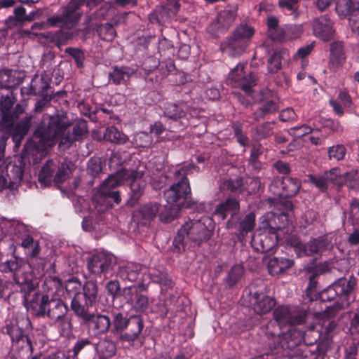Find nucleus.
Segmentation results:
<instances>
[{
	"label": "nucleus",
	"instance_id": "obj_49",
	"mask_svg": "<svg viewBox=\"0 0 359 359\" xmlns=\"http://www.w3.org/2000/svg\"><path fill=\"white\" fill-rule=\"evenodd\" d=\"M104 137L107 141L118 144L124 143L126 140L124 134L115 127L108 128L104 133Z\"/></svg>",
	"mask_w": 359,
	"mask_h": 359
},
{
	"label": "nucleus",
	"instance_id": "obj_14",
	"mask_svg": "<svg viewBox=\"0 0 359 359\" xmlns=\"http://www.w3.org/2000/svg\"><path fill=\"white\" fill-rule=\"evenodd\" d=\"M29 325L28 318L23 316H12L6 320L3 332L8 334L13 341L27 337L25 334V330Z\"/></svg>",
	"mask_w": 359,
	"mask_h": 359
},
{
	"label": "nucleus",
	"instance_id": "obj_1",
	"mask_svg": "<svg viewBox=\"0 0 359 359\" xmlns=\"http://www.w3.org/2000/svg\"><path fill=\"white\" fill-rule=\"evenodd\" d=\"M69 126L57 115L43 116V122L34 131L32 141L39 150L54 146L59 140L60 148L69 149L74 142L82 138L88 131L87 122L83 120L74 126L72 133L67 132Z\"/></svg>",
	"mask_w": 359,
	"mask_h": 359
},
{
	"label": "nucleus",
	"instance_id": "obj_23",
	"mask_svg": "<svg viewBox=\"0 0 359 359\" xmlns=\"http://www.w3.org/2000/svg\"><path fill=\"white\" fill-rule=\"evenodd\" d=\"M249 42L231 35L222 44L221 49L231 56H238L244 53Z\"/></svg>",
	"mask_w": 359,
	"mask_h": 359
},
{
	"label": "nucleus",
	"instance_id": "obj_20",
	"mask_svg": "<svg viewBox=\"0 0 359 359\" xmlns=\"http://www.w3.org/2000/svg\"><path fill=\"white\" fill-rule=\"evenodd\" d=\"M29 95L34 96H46L52 95L53 92L50 90V82L46 78L35 76L31 81L28 88L24 87L22 91Z\"/></svg>",
	"mask_w": 359,
	"mask_h": 359
},
{
	"label": "nucleus",
	"instance_id": "obj_60",
	"mask_svg": "<svg viewBox=\"0 0 359 359\" xmlns=\"http://www.w3.org/2000/svg\"><path fill=\"white\" fill-rule=\"evenodd\" d=\"M309 179V181L321 191H325L327 190L329 184L327 181V180H328L327 175H310Z\"/></svg>",
	"mask_w": 359,
	"mask_h": 359
},
{
	"label": "nucleus",
	"instance_id": "obj_50",
	"mask_svg": "<svg viewBox=\"0 0 359 359\" xmlns=\"http://www.w3.org/2000/svg\"><path fill=\"white\" fill-rule=\"evenodd\" d=\"M81 287L83 288L81 283L76 278H70L65 283V290L69 297H72V298L82 294Z\"/></svg>",
	"mask_w": 359,
	"mask_h": 359
},
{
	"label": "nucleus",
	"instance_id": "obj_62",
	"mask_svg": "<svg viewBox=\"0 0 359 359\" xmlns=\"http://www.w3.org/2000/svg\"><path fill=\"white\" fill-rule=\"evenodd\" d=\"M287 55L285 50L275 53L272 57H271V72L278 71L281 68L282 60H285Z\"/></svg>",
	"mask_w": 359,
	"mask_h": 359
},
{
	"label": "nucleus",
	"instance_id": "obj_42",
	"mask_svg": "<svg viewBox=\"0 0 359 359\" xmlns=\"http://www.w3.org/2000/svg\"><path fill=\"white\" fill-rule=\"evenodd\" d=\"M255 221V215L253 212L248 213L241 219L238 226V230L243 238L254 229Z\"/></svg>",
	"mask_w": 359,
	"mask_h": 359
},
{
	"label": "nucleus",
	"instance_id": "obj_37",
	"mask_svg": "<svg viewBox=\"0 0 359 359\" xmlns=\"http://www.w3.org/2000/svg\"><path fill=\"white\" fill-rule=\"evenodd\" d=\"M8 135L4 134L0 137V191L5 188H11L8 179L4 175L2 166L4 164V157L6 141Z\"/></svg>",
	"mask_w": 359,
	"mask_h": 359
},
{
	"label": "nucleus",
	"instance_id": "obj_45",
	"mask_svg": "<svg viewBox=\"0 0 359 359\" xmlns=\"http://www.w3.org/2000/svg\"><path fill=\"white\" fill-rule=\"evenodd\" d=\"M128 322V318H126L121 313H116L111 322L112 333L114 335H118V337L123 334L126 328Z\"/></svg>",
	"mask_w": 359,
	"mask_h": 359
},
{
	"label": "nucleus",
	"instance_id": "obj_53",
	"mask_svg": "<svg viewBox=\"0 0 359 359\" xmlns=\"http://www.w3.org/2000/svg\"><path fill=\"white\" fill-rule=\"evenodd\" d=\"M291 309L287 306H279L273 311L274 319L281 325L288 324Z\"/></svg>",
	"mask_w": 359,
	"mask_h": 359
},
{
	"label": "nucleus",
	"instance_id": "obj_15",
	"mask_svg": "<svg viewBox=\"0 0 359 359\" xmlns=\"http://www.w3.org/2000/svg\"><path fill=\"white\" fill-rule=\"evenodd\" d=\"M80 16V14H74L64 6L61 14L54 15L47 18L46 25L49 27L71 29L78 22Z\"/></svg>",
	"mask_w": 359,
	"mask_h": 359
},
{
	"label": "nucleus",
	"instance_id": "obj_34",
	"mask_svg": "<svg viewBox=\"0 0 359 359\" xmlns=\"http://www.w3.org/2000/svg\"><path fill=\"white\" fill-rule=\"evenodd\" d=\"M20 82V79L16 76V72L8 69L0 72V88H12Z\"/></svg>",
	"mask_w": 359,
	"mask_h": 359
},
{
	"label": "nucleus",
	"instance_id": "obj_31",
	"mask_svg": "<svg viewBox=\"0 0 359 359\" xmlns=\"http://www.w3.org/2000/svg\"><path fill=\"white\" fill-rule=\"evenodd\" d=\"M97 203L103 204L104 208L101 210H104L109 206L112 205V202L118 204L121 202V197L117 191H99L95 196Z\"/></svg>",
	"mask_w": 359,
	"mask_h": 359
},
{
	"label": "nucleus",
	"instance_id": "obj_36",
	"mask_svg": "<svg viewBox=\"0 0 359 359\" xmlns=\"http://www.w3.org/2000/svg\"><path fill=\"white\" fill-rule=\"evenodd\" d=\"M96 349L103 359H109L115 354L116 348L111 340L104 339L97 344Z\"/></svg>",
	"mask_w": 359,
	"mask_h": 359
},
{
	"label": "nucleus",
	"instance_id": "obj_10",
	"mask_svg": "<svg viewBox=\"0 0 359 359\" xmlns=\"http://www.w3.org/2000/svg\"><path fill=\"white\" fill-rule=\"evenodd\" d=\"M145 172V166L140 165L136 170H128L125 172L126 182L128 184L131 191L132 199L137 201L142 195L146 183L142 179Z\"/></svg>",
	"mask_w": 359,
	"mask_h": 359
},
{
	"label": "nucleus",
	"instance_id": "obj_44",
	"mask_svg": "<svg viewBox=\"0 0 359 359\" xmlns=\"http://www.w3.org/2000/svg\"><path fill=\"white\" fill-rule=\"evenodd\" d=\"M244 267L241 264L233 265L229 270L226 278V284L229 287H233L241 278L244 273Z\"/></svg>",
	"mask_w": 359,
	"mask_h": 359
},
{
	"label": "nucleus",
	"instance_id": "obj_12",
	"mask_svg": "<svg viewBox=\"0 0 359 359\" xmlns=\"http://www.w3.org/2000/svg\"><path fill=\"white\" fill-rule=\"evenodd\" d=\"M245 65L238 64L229 74V79L235 83L247 95L252 93V86L255 85V80L251 74L244 72Z\"/></svg>",
	"mask_w": 359,
	"mask_h": 359
},
{
	"label": "nucleus",
	"instance_id": "obj_21",
	"mask_svg": "<svg viewBox=\"0 0 359 359\" xmlns=\"http://www.w3.org/2000/svg\"><path fill=\"white\" fill-rule=\"evenodd\" d=\"M237 11V4L228 6L218 14L217 20L212 23V27L220 31L228 29L235 21Z\"/></svg>",
	"mask_w": 359,
	"mask_h": 359
},
{
	"label": "nucleus",
	"instance_id": "obj_64",
	"mask_svg": "<svg viewBox=\"0 0 359 359\" xmlns=\"http://www.w3.org/2000/svg\"><path fill=\"white\" fill-rule=\"evenodd\" d=\"M348 21L352 32L359 36V10H355L354 13L348 18Z\"/></svg>",
	"mask_w": 359,
	"mask_h": 359
},
{
	"label": "nucleus",
	"instance_id": "obj_32",
	"mask_svg": "<svg viewBox=\"0 0 359 359\" xmlns=\"http://www.w3.org/2000/svg\"><path fill=\"white\" fill-rule=\"evenodd\" d=\"M252 298L254 311L257 314H265L269 311V298L266 292H255Z\"/></svg>",
	"mask_w": 359,
	"mask_h": 359
},
{
	"label": "nucleus",
	"instance_id": "obj_35",
	"mask_svg": "<svg viewBox=\"0 0 359 359\" xmlns=\"http://www.w3.org/2000/svg\"><path fill=\"white\" fill-rule=\"evenodd\" d=\"M326 248V243L323 240L313 239L305 245H300L302 248V254L304 255H313L321 253Z\"/></svg>",
	"mask_w": 359,
	"mask_h": 359
},
{
	"label": "nucleus",
	"instance_id": "obj_58",
	"mask_svg": "<svg viewBox=\"0 0 359 359\" xmlns=\"http://www.w3.org/2000/svg\"><path fill=\"white\" fill-rule=\"evenodd\" d=\"M53 321L54 325L60 329L63 334H69L71 332L72 323L67 315L60 316L58 319H54Z\"/></svg>",
	"mask_w": 359,
	"mask_h": 359
},
{
	"label": "nucleus",
	"instance_id": "obj_7",
	"mask_svg": "<svg viewBox=\"0 0 359 359\" xmlns=\"http://www.w3.org/2000/svg\"><path fill=\"white\" fill-rule=\"evenodd\" d=\"M355 284L356 282L354 278H351L348 280L341 278L333 283L335 293L339 299L332 306L325 309V313L327 315L336 316L339 310L348 306V295L353 290Z\"/></svg>",
	"mask_w": 359,
	"mask_h": 359
},
{
	"label": "nucleus",
	"instance_id": "obj_9",
	"mask_svg": "<svg viewBox=\"0 0 359 359\" xmlns=\"http://www.w3.org/2000/svg\"><path fill=\"white\" fill-rule=\"evenodd\" d=\"M143 320L139 316H133L128 318V325L124 332L118 336V339L123 343L137 346H142L140 333L143 329Z\"/></svg>",
	"mask_w": 359,
	"mask_h": 359
},
{
	"label": "nucleus",
	"instance_id": "obj_47",
	"mask_svg": "<svg viewBox=\"0 0 359 359\" xmlns=\"http://www.w3.org/2000/svg\"><path fill=\"white\" fill-rule=\"evenodd\" d=\"M164 114L170 119L177 120L184 116V109L175 103H167L164 107Z\"/></svg>",
	"mask_w": 359,
	"mask_h": 359
},
{
	"label": "nucleus",
	"instance_id": "obj_33",
	"mask_svg": "<svg viewBox=\"0 0 359 359\" xmlns=\"http://www.w3.org/2000/svg\"><path fill=\"white\" fill-rule=\"evenodd\" d=\"M128 172V170L124 168L117 172L116 174L109 176L104 181L100 191H112L111 189L125 182L126 177L123 175H125V172Z\"/></svg>",
	"mask_w": 359,
	"mask_h": 359
},
{
	"label": "nucleus",
	"instance_id": "obj_2",
	"mask_svg": "<svg viewBox=\"0 0 359 359\" xmlns=\"http://www.w3.org/2000/svg\"><path fill=\"white\" fill-rule=\"evenodd\" d=\"M210 219L204 217L201 219L186 222L178 230L173 241L175 248L178 250H184L187 245L198 246L203 242L207 241L211 237V231L207 224L210 223Z\"/></svg>",
	"mask_w": 359,
	"mask_h": 359
},
{
	"label": "nucleus",
	"instance_id": "obj_43",
	"mask_svg": "<svg viewBox=\"0 0 359 359\" xmlns=\"http://www.w3.org/2000/svg\"><path fill=\"white\" fill-rule=\"evenodd\" d=\"M130 76V69L128 67H114L113 71L109 74V78L115 84H120L129 79Z\"/></svg>",
	"mask_w": 359,
	"mask_h": 359
},
{
	"label": "nucleus",
	"instance_id": "obj_18",
	"mask_svg": "<svg viewBox=\"0 0 359 359\" xmlns=\"http://www.w3.org/2000/svg\"><path fill=\"white\" fill-rule=\"evenodd\" d=\"M159 204L149 203L134 212L133 219L137 224L148 225L159 211Z\"/></svg>",
	"mask_w": 359,
	"mask_h": 359
},
{
	"label": "nucleus",
	"instance_id": "obj_38",
	"mask_svg": "<svg viewBox=\"0 0 359 359\" xmlns=\"http://www.w3.org/2000/svg\"><path fill=\"white\" fill-rule=\"evenodd\" d=\"M21 246L29 250L27 253L31 259L36 258L40 253L41 248L39 241H34L29 235L26 236L22 240Z\"/></svg>",
	"mask_w": 359,
	"mask_h": 359
},
{
	"label": "nucleus",
	"instance_id": "obj_39",
	"mask_svg": "<svg viewBox=\"0 0 359 359\" xmlns=\"http://www.w3.org/2000/svg\"><path fill=\"white\" fill-rule=\"evenodd\" d=\"M23 262L14 257L13 259L0 263V271L2 273H12L13 276L17 273L23 266Z\"/></svg>",
	"mask_w": 359,
	"mask_h": 359
},
{
	"label": "nucleus",
	"instance_id": "obj_16",
	"mask_svg": "<svg viewBox=\"0 0 359 359\" xmlns=\"http://www.w3.org/2000/svg\"><path fill=\"white\" fill-rule=\"evenodd\" d=\"M146 267L139 263L128 262L118 266L117 276L124 281L135 282L146 273Z\"/></svg>",
	"mask_w": 359,
	"mask_h": 359
},
{
	"label": "nucleus",
	"instance_id": "obj_27",
	"mask_svg": "<svg viewBox=\"0 0 359 359\" xmlns=\"http://www.w3.org/2000/svg\"><path fill=\"white\" fill-rule=\"evenodd\" d=\"M12 350L16 359H29L32 353V344L27 337L13 341Z\"/></svg>",
	"mask_w": 359,
	"mask_h": 359
},
{
	"label": "nucleus",
	"instance_id": "obj_25",
	"mask_svg": "<svg viewBox=\"0 0 359 359\" xmlns=\"http://www.w3.org/2000/svg\"><path fill=\"white\" fill-rule=\"evenodd\" d=\"M239 210L238 201L233 198H228L225 202L219 204L215 211L214 216L218 219L224 220L228 215L231 216L236 214Z\"/></svg>",
	"mask_w": 359,
	"mask_h": 359
},
{
	"label": "nucleus",
	"instance_id": "obj_4",
	"mask_svg": "<svg viewBox=\"0 0 359 359\" xmlns=\"http://www.w3.org/2000/svg\"><path fill=\"white\" fill-rule=\"evenodd\" d=\"M30 309L35 316H46L51 320L67 316L68 313V306L63 300L50 298L47 294L36 296L35 300L31 302Z\"/></svg>",
	"mask_w": 359,
	"mask_h": 359
},
{
	"label": "nucleus",
	"instance_id": "obj_51",
	"mask_svg": "<svg viewBox=\"0 0 359 359\" xmlns=\"http://www.w3.org/2000/svg\"><path fill=\"white\" fill-rule=\"evenodd\" d=\"M346 149L343 144H336L328 148V158L331 161H339L344 158Z\"/></svg>",
	"mask_w": 359,
	"mask_h": 359
},
{
	"label": "nucleus",
	"instance_id": "obj_41",
	"mask_svg": "<svg viewBox=\"0 0 359 359\" xmlns=\"http://www.w3.org/2000/svg\"><path fill=\"white\" fill-rule=\"evenodd\" d=\"M285 39V29L279 26L278 20L275 17H271V41L282 43Z\"/></svg>",
	"mask_w": 359,
	"mask_h": 359
},
{
	"label": "nucleus",
	"instance_id": "obj_28",
	"mask_svg": "<svg viewBox=\"0 0 359 359\" xmlns=\"http://www.w3.org/2000/svg\"><path fill=\"white\" fill-rule=\"evenodd\" d=\"M345 60L344 46L341 42H333L330 45L329 67L333 71L339 69Z\"/></svg>",
	"mask_w": 359,
	"mask_h": 359
},
{
	"label": "nucleus",
	"instance_id": "obj_6",
	"mask_svg": "<svg viewBox=\"0 0 359 359\" xmlns=\"http://www.w3.org/2000/svg\"><path fill=\"white\" fill-rule=\"evenodd\" d=\"M16 97L13 92L0 97L1 121L6 128H10L14 121L25 112V106L16 103Z\"/></svg>",
	"mask_w": 359,
	"mask_h": 359
},
{
	"label": "nucleus",
	"instance_id": "obj_5",
	"mask_svg": "<svg viewBox=\"0 0 359 359\" xmlns=\"http://www.w3.org/2000/svg\"><path fill=\"white\" fill-rule=\"evenodd\" d=\"M74 169L75 165L71 161L48 160L40 170L39 180L45 186L50 184L51 182L59 186L69 177Z\"/></svg>",
	"mask_w": 359,
	"mask_h": 359
},
{
	"label": "nucleus",
	"instance_id": "obj_29",
	"mask_svg": "<svg viewBox=\"0 0 359 359\" xmlns=\"http://www.w3.org/2000/svg\"><path fill=\"white\" fill-rule=\"evenodd\" d=\"M177 12L175 8L165 4L151 14L150 20L152 22L156 20L159 24H165L173 19Z\"/></svg>",
	"mask_w": 359,
	"mask_h": 359
},
{
	"label": "nucleus",
	"instance_id": "obj_22",
	"mask_svg": "<svg viewBox=\"0 0 359 359\" xmlns=\"http://www.w3.org/2000/svg\"><path fill=\"white\" fill-rule=\"evenodd\" d=\"M112 263V257L105 253L93 255L88 262V268L94 274L107 272Z\"/></svg>",
	"mask_w": 359,
	"mask_h": 359
},
{
	"label": "nucleus",
	"instance_id": "obj_8",
	"mask_svg": "<svg viewBox=\"0 0 359 359\" xmlns=\"http://www.w3.org/2000/svg\"><path fill=\"white\" fill-rule=\"evenodd\" d=\"M190 194V187L188 179L184 177L180 181L173 184L164 192L168 204H173L179 207L185 206V200Z\"/></svg>",
	"mask_w": 359,
	"mask_h": 359
},
{
	"label": "nucleus",
	"instance_id": "obj_13",
	"mask_svg": "<svg viewBox=\"0 0 359 359\" xmlns=\"http://www.w3.org/2000/svg\"><path fill=\"white\" fill-rule=\"evenodd\" d=\"M81 323L86 325L95 335L107 334L111 326L109 316L106 314L95 312L91 313L90 317H88Z\"/></svg>",
	"mask_w": 359,
	"mask_h": 359
},
{
	"label": "nucleus",
	"instance_id": "obj_48",
	"mask_svg": "<svg viewBox=\"0 0 359 359\" xmlns=\"http://www.w3.org/2000/svg\"><path fill=\"white\" fill-rule=\"evenodd\" d=\"M254 32L253 27L247 24L242 23L234 29L232 35L250 43Z\"/></svg>",
	"mask_w": 359,
	"mask_h": 359
},
{
	"label": "nucleus",
	"instance_id": "obj_52",
	"mask_svg": "<svg viewBox=\"0 0 359 359\" xmlns=\"http://www.w3.org/2000/svg\"><path fill=\"white\" fill-rule=\"evenodd\" d=\"M307 313L305 310L299 308H292L290 310L289 325H299L304 323Z\"/></svg>",
	"mask_w": 359,
	"mask_h": 359
},
{
	"label": "nucleus",
	"instance_id": "obj_24",
	"mask_svg": "<svg viewBox=\"0 0 359 359\" xmlns=\"http://www.w3.org/2000/svg\"><path fill=\"white\" fill-rule=\"evenodd\" d=\"M13 280L20 287L21 291L26 294L32 292L35 287L36 283L33 279L32 274L28 271L25 265L13 275Z\"/></svg>",
	"mask_w": 359,
	"mask_h": 359
},
{
	"label": "nucleus",
	"instance_id": "obj_26",
	"mask_svg": "<svg viewBox=\"0 0 359 359\" xmlns=\"http://www.w3.org/2000/svg\"><path fill=\"white\" fill-rule=\"evenodd\" d=\"M32 116L27 115L12 128V138L15 144H19L27 135L31 127Z\"/></svg>",
	"mask_w": 359,
	"mask_h": 359
},
{
	"label": "nucleus",
	"instance_id": "obj_46",
	"mask_svg": "<svg viewBox=\"0 0 359 359\" xmlns=\"http://www.w3.org/2000/svg\"><path fill=\"white\" fill-rule=\"evenodd\" d=\"M180 208L181 207L173 204L165 205L164 210L159 215L160 219L165 223L172 221L177 217Z\"/></svg>",
	"mask_w": 359,
	"mask_h": 359
},
{
	"label": "nucleus",
	"instance_id": "obj_17",
	"mask_svg": "<svg viewBox=\"0 0 359 359\" xmlns=\"http://www.w3.org/2000/svg\"><path fill=\"white\" fill-rule=\"evenodd\" d=\"M312 27L314 35L323 41L331 39L334 34L333 22L325 15L313 20Z\"/></svg>",
	"mask_w": 359,
	"mask_h": 359
},
{
	"label": "nucleus",
	"instance_id": "obj_30",
	"mask_svg": "<svg viewBox=\"0 0 359 359\" xmlns=\"http://www.w3.org/2000/svg\"><path fill=\"white\" fill-rule=\"evenodd\" d=\"M24 164L22 161L18 165H8L6 168V175L11 189L16 188L21 182L24 173Z\"/></svg>",
	"mask_w": 359,
	"mask_h": 359
},
{
	"label": "nucleus",
	"instance_id": "obj_56",
	"mask_svg": "<svg viewBox=\"0 0 359 359\" xmlns=\"http://www.w3.org/2000/svg\"><path fill=\"white\" fill-rule=\"evenodd\" d=\"M103 165L99 158H91L87 166V172L93 177H97L102 172Z\"/></svg>",
	"mask_w": 359,
	"mask_h": 359
},
{
	"label": "nucleus",
	"instance_id": "obj_11",
	"mask_svg": "<svg viewBox=\"0 0 359 359\" xmlns=\"http://www.w3.org/2000/svg\"><path fill=\"white\" fill-rule=\"evenodd\" d=\"M120 295L126 303L130 304L137 312L145 311L149 307V300L148 297L137 291V288L134 286L123 287Z\"/></svg>",
	"mask_w": 359,
	"mask_h": 359
},
{
	"label": "nucleus",
	"instance_id": "obj_59",
	"mask_svg": "<svg viewBox=\"0 0 359 359\" xmlns=\"http://www.w3.org/2000/svg\"><path fill=\"white\" fill-rule=\"evenodd\" d=\"M150 278L153 282L163 285L166 287L172 286V280L168 278V274L164 272L154 271L151 273Z\"/></svg>",
	"mask_w": 359,
	"mask_h": 359
},
{
	"label": "nucleus",
	"instance_id": "obj_40",
	"mask_svg": "<svg viewBox=\"0 0 359 359\" xmlns=\"http://www.w3.org/2000/svg\"><path fill=\"white\" fill-rule=\"evenodd\" d=\"M355 10H359V8L352 0H339L336 6V11L339 15L344 18H348L354 13Z\"/></svg>",
	"mask_w": 359,
	"mask_h": 359
},
{
	"label": "nucleus",
	"instance_id": "obj_63",
	"mask_svg": "<svg viewBox=\"0 0 359 359\" xmlns=\"http://www.w3.org/2000/svg\"><path fill=\"white\" fill-rule=\"evenodd\" d=\"M93 348V344L88 339H82L79 340L73 348L74 356H77L83 350H88V348Z\"/></svg>",
	"mask_w": 359,
	"mask_h": 359
},
{
	"label": "nucleus",
	"instance_id": "obj_19",
	"mask_svg": "<svg viewBox=\"0 0 359 359\" xmlns=\"http://www.w3.org/2000/svg\"><path fill=\"white\" fill-rule=\"evenodd\" d=\"M273 186L276 189H282V192L274 191V194L283 197H291L297 194L300 189L299 180L292 177H279L273 180Z\"/></svg>",
	"mask_w": 359,
	"mask_h": 359
},
{
	"label": "nucleus",
	"instance_id": "obj_54",
	"mask_svg": "<svg viewBox=\"0 0 359 359\" xmlns=\"http://www.w3.org/2000/svg\"><path fill=\"white\" fill-rule=\"evenodd\" d=\"M97 32L101 39L104 41H111L116 36V32L111 23L101 25L98 27Z\"/></svg>",
	"mask_w": 359,
	"mask_h": 359
},
{
	"label": "nucleus",
	"instance_id": "obj_57",
	"mask_svg": "<svg viewBox=\"0 0 359 359\" xmlns=\"http://www.w3.org/2000/svg\"><path fill=\"white\" fill-rule=\"evenodd\" d=\"M280 210H282V212L280 214V219L283 222V225L280 226L279 228H283L289 222V212L292 211L293 208V204L291 201L284 200L279 205Z\"/></svg>",
	"mask_w": 359,
	"mask_h": 359
},
{
	"label": "nucleus",
	"instance_id": "obj_3",
	"mask_svg": "<svg viewBox=\"0 0 359 359\" xmlns=\"http://www.w3.org/2000/svg\"><path fill=\"white\" fill-rule=\"evenodd\" d=\"M98 296V286L95 281H86L83 285L82 294L74 297L70 308L74 314L83 323L90 314L92 307L95 304Z\"/></svg>",
	"mask_w": 359,
	"mask_h": 359
},
{
	"label": "nucleus",
	"instance_id": "obj_61",
	"mask_svg": "<svg viewBox=\"0 0 359 359\" xmlns=\"http://www.w3.org/2000/svg\"><path fill=\"white\" fill-rule=\"evenodd\" d=\"M73 34L69 32L57 31L54 36H52L51 41L53 42L57 47L60 48L62 45L72 38Z\"/></svg>",
	"mask_w": 359,
	"mask_h": 359
},
{
	"label": "nucleus",
	"instance_id": "obj_55",
	"mask_svg": "<svg viewBox=\"0 0 359 359\" xmlns=\"http://www.w3.org/2000/svg\"><path fill=\"white\" fill-rule=\"evenodd\" d=\"M292 262L287 259L278 260L276 258L271 259V274H278L291 266Z\"/></svg>",
	"mask_w": 359,
	"mask_h": 359
}]
</instances>
